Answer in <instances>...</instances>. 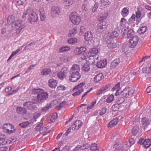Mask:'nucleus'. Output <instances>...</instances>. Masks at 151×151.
Instances as JSON below:
<instances>
[{
  "mask_svg": "<svg viewBox=\"0 0 151 151\" xmlns=\"http://www.w3.org/2000/svg\"><path fill=\"white\" fill-rule=\"evenodd\" d=\"M30 124L29 121H26L19 124V125L22 128H26Z\"/></svg>",
  "mask_w": 151,
  "mask_h": 151,
  "instance_id": "39",
  "label": "nucleus"
},
{
  "mask_svg": "<svg viewBox=\"0 0 151 151\" xmlns=\"http://www.w3.org/2000/svg\"><path fill=\"white\" fill-rule=\"evenodd\" d=\"M142 127L144 130H149L147 128L150 123V120L146 117H143L142 119Z\"/></svg>",
  "mask_w": 151,
  "mask_h": 151,
  "instance_id": "9",
  "label": "nucleus"
},
{
  "mask_svg": "<svg viewBox=\"0 0 151 151\" xmlns=\"http://www.w3.org/2000/svg\"><path fill=\"white\" fill-rule=\"evenodd\" d=\"M109 39H108L106 40V43L107 44L106 46L108 48L110 49H111L115 48L116 47V45L115 43L113 40L110 38V37H108Z\"/></svg>",
  "mask_w": 151,
  "mask_h": 151,
  "instance_id": "12",
  "label": "nucleus"
},
{
  "mask_svg": "<svg viewBox=\"0 0 151 151\" xmlns=\"http://www.w3.org/2000/svg\"><path fill=\"white\" fill-rule=\"evenodd\" d=\"M25 25L23 22L19 20L17 21L12 25V27L13 29L16 31L17 35L19 34L21 32L22 30L25 27Z\"/></svg>",
  "mask_w": 151,
  "mask_h": 151,
  "instance_id": "2",
  "label": "nucleus"
},
{
  "mask_svg": "<svg viewBox=\"0 0 151 151\" xmlns=\"http://www.w3.org/2000/svg\"><path fill=\"white\" fill-rule=\"evenodd\" d=\"M7 23L8 24L12 25L16 21L15 20V17L12 15L9 16L6 19Z\"/></svg>",
  "mask_w": 151,
  "mask_h": 151,
  "instance_id": "20",
  "label": "nucleus"
},
{
  "mask_svg": "<svg viewBox=\"0 0 151 151\" xmlns=\"http://www.w3.org/2000/svg\"><path fill=\"white\" fill-rule=\"evenodd\" d=\"M106 63L104 60H100L97 62L96 66L99 68H102L105 67Z\"/></svg>",
  "mask_w": 151,
  "mask_h": 151,
  "instance_id": "23",
  "label": "nucleus"
},
{
  "mask_svg": "<svg viewBox=\"0 0 151 151\" xmlns=\"http://www.w3.org/2000/svg\"><path fill=\"white\" fill-rule=\"evenodd\" d=\"M83 123L79 120L76 121L72 125V129L73 130H78L82 125Z\"/></svg>",
  "mask_w": 151,
  "mask_h": 151,
  "instance_id": "13",
  "label": "nucleus"
},
{
  "mask_svg": "<svg viewBox=\"0 0 151 151\" xmlns=\"http://www.w3.org/2000/svg\"><path fill=\"white\" fill-rule=\"evenodd\" d=\"M60 72L66 76L68 72V69L67 68H63L62 69Z\"/></svg>",
  "mask_w": 151,
  "mask_h": 151,
  "instance_id": "54",
  "label": "nucleus"
},
{
  "mask_svg": "<svg viewBox=\"0 0 151 151\" xmlns=\"http://www.w3.org/2000/svg\"><path fill=\"white\" fill-rule=\"evenodd\" d=\"M68 42L70 45H73L77 42V39L75 38H71L68 40Z\"/></svg>",
  "mask_w": 151,
  "mask_h": 151,
  "instance_id": "42",
  "label": "nucleus"
},
{
  "mask_svg": "<svg viewBox=\"0 0 151 151\" xmlns=\"http://www.w3.org/2000/svg\"><path fill=\"white\" fill-rule=\"evenodd\" d=\"M106 27V22H102L98 24L96 30L98 32H101L104 31Z\"/></svg>",
  "mask_w": 151,
  "mask_h": 151,
  "instance_id": "11",
  "label": "nucleus"
},
{
  "mask_svg": "<svg viewBox=\"0 0 151 151\" xmlns=\"http://www.w3.org/2000/svg\"><path fill=\"white\" fill-rule=\"evenodd\" d=\"M134 34V32L133 30L132 29H130L127 32V37L128 38L132 37V36Z\"/></svg>",
  "mask_w": 151,
  "mask_h": 151,
  "instance_id": "61",
  "label": "nucleus"
},
{
  "mask_svg": "<svg viewBox=\"0 0 151 151\" xmlns=\"http://www.w3.org/2000/svg\"><path fill=\"white\" fill-rule=\"evenodd\" d=\"M85 85V83L83 82L80 83L79 84L73 88V91H76L77 90H80L81 89H83L82 87Z\"/></svg>",
  "mask_w": 151,
  "mask_h": 151,
  "instance_id": "33",
  "label": "nucleus"
},
{
  "mask_svg": "<svg viewBox=\"0 0 151 151\" xmlns=\"http://www.w3.org/2000/svg\"><path fill=\"white\" fill-rule=\"evenodd\" d=\"M51 106L50 104H47L41 109V111L44 112H46L49 109Z\"/></svg>",
  "mask_w": 151,
  "mask_h": 151,
  "instance_id": "40",
  "label": "nucleus"
},
{
  "mask_svg": "<svg viewBox=\"0 0 151 151\" xmlns=\"http://www.w3.org/2000/svg\"><path fill=\"white\" fill-rule=\"evenodd\" d=\"M57 118V114L55 113L53 114L51 116L50 119L49 120V122L51 123L54 122Z\"/></svg>",
  "mask_w": 151,
  "mask_h": 151,
  "instance_id": "38",
  "label": "nucleus"
},
{
  "mask_svg": "<svg viewBox=\"0 0 151 151\" xmlns=\"http://www.w3.org/2000/svg\"><path fill=\"white\" fill-rule=\"evenodd\" d=\"M70 50V48L68 46L63 47L60 48L59 50L60 53H62L64 52H67Z\"/></svg>",
  "mask_w": 151,
  "mask_h": 151,
  "instance_id": "45",
  "label": "nucleus"
},
{
  "mask_svg": "<svg viewBox=\"0 0 151 151\" xmlns=\"http://www.w3.org/2000/svg\"><path fill=\"white\" fill-rule=\"evenodd\" d=\"M35 44V42H32L29 44L26 45L25 47L24 50H30L32 48V47H34V46Z\"/></svg>",
  "mask_w": 151,
  "mask_h": 151,
  "instance_id": "35",
  "label": "nucleus"
},
{
  "mask_svg": "<svg viewBox=\"0 0 151 151\" xmlns=\"http://www.w3.org/2000/svg\"><path fill=\"white\" fill-rule=\"evenodd\" d=\"M120 60L119 58L115 59L111 63L110 68L111 69H113L116 68L120 63Z\"/></svg>",
  "mask_w": 151,
  "mask_h": 151,
  "instance_id": "17",
  "label": "nucleus"
},
{
  "mask_svg": "<svg viewBox=\"0 0 151 151\" xmlns=\"http://www.w3.org/2000/svg\"><path fill=\"white\" fill-rule=\"evenodd\" d=\"M147 27L142 26L138 30V33L139 34H143L145 33L147 30Z\"/></svg>",
  "mask_w": 151,
  "mask_h": 151,
  "instance_id": "44",
  "label": "nucleus"
},
{
  "mask_svg": "<svg viewBox=\"0 0 151 151\" xmlns=\"http://www.w3.org/2000/svg\"><path fill=\"white\" fill-rule=\"evenodd\" d=\"M114 96L113 95H109L107 98L106 101L107 103H110L112 102L114 100Z\"/></svg>",
  "mask_w": 151,
  "mask_h": 151,
  "instance_id": "50",
  "label": "nucleus"
},
{
  "mask_svg": "<svg viewBox=\"0 0 151 151\" xmlns=\"http://www.w3.org/2000/svg\"><path fill=\"white\" fill-rule=\"evenodd\" d=\"M136 18L134 14H133L131 18L129 20V24L134 23V22L136 21Z\"/></svg>",
  "mask_w": 151,
  "mask_h": 151,
  "instance_id": "49",
  "label": "nucleus"
},
{
  "mask_svg": "<svg viewBox=\"0 0 151 151\" xmlns=\"http://www.w3.org/2000/svg\"><path fill=\"white\" fill-rule=\"evenodd\" d=\"M77 28L75 27L69 31V34L71 36H73L77 32Z\"/></svg>",
  "mask_w": 151,
  "mask_h": 151,
  "instance_id": "43",
  "label": "nucleus"
},
{
  "mask_svg": "<svg viewBox=\"0 0 151 151\" xmlns=\"http://www.w3.org/2000/svg\"><path fill=\"white\" fill-rule=\"evenodd\" d=\"M96 101L95 99L94 101L92 102L91 105L87 107V109L88 110L92 109L94 107V106L96 104Z\"/></svg>",
  "mask_w": 151,
  "mask_h": 151,
  "instance_id": "58",
  "label": "nucleus"
},
{
  "mask_svg": "<svg viewBox=\"0 0 151 151\" xmlns=\"http://www.w3.org/2000/svg\"><path fill=\"white\" fill-rule=\"evenodd\" d=\"M110 84H108L101 88L96 93V95H99L104 93L110 87Z\"/></svg>",
  "mask_w": 151,
  "mask_h": 151,
  "instance_id": "16",
  "label": "nucleus"
},
{
  "mask_svg": "<svg viewBox=\"0 0 151 151\" xmlns=\"http://www.w3.org/2000/svg\"><path fill=\"white\" fill-rule=\"evenodd\" d=\"M106 101H103L102 99H101L98 102V104H100V105L101 106H107L108 105L107 104Z\"/></svg>",
  "mask_w": 151,
  "mask_h": 151,
  "instance_id": "46",
  "label": "nucleus"
},
{
  "mask_svg": "<svg viewBox=\"0 0 151 151\" xmlns=\"http://www.w3.org/2000/svg\"><path fill=\"white\" fill-rule=\"evenodd\" d=\"M80 72L79 66L77 64L73 65L69 71L70 75L69 77V81L73 82L77 81L81 76Z\"/></svg>",
  "mask_w": 151,
  "mask_h": 151,
  "instance_id": "1",
  "label": "nucleus"
},
{
  "mask_svg": "<svg viewBox=\"0 0 151 151\" xmlns=\"http://www.w3.org/2000/svg\"><path fill=\"white\" fill-rule=\"evenodd\" d=\"M30 7H28L24 10L23 12V14L22 16V18L24 20L26 19V16L27 14L29 15V11H30Z\"/></svg>",
  "mask_w": 151,
  "mask_h": 151,
  "instance_id": "29",
  "label": "nucleus"
},
{
  "mask_svg": "<svg viewBox=\"0 0 151 151\" xmlns=\"http://www.w3.org/2000/svg\"><path fill=\"white\" fill-rule=\"evenodd\" d=\"M121 105L120 104L117 103L114 104L111 108L112 110L114 111H118L120 108Z\"/></svg>",
  "mask_w": 151,
  "mask_h": 151,
  "instance_id": "37",
  "label": "nucleus"
},
{
  "mask_svg": "<svg viewBox=\"0 0 151 151\" xmlns=\"http://www.w3.org/2000/svg\"><path fill=\"white\" fill-rule=\"evenodd\" d=\"M93 45L95 46H98L99 44V39L95 37L93 38Z\"/></svg>",
  "mask_w": 151,
  "mask_h": 151,
  "instance_id": "53",
  "label": "nucleus"
},
{
  "mask_svg": "<svg viewBox=\"0 0 151 151\" xmlns=\"http://www.w3.org/2000/svg\"><path fill=\"white\" fill-rule=\"evenodd\" d=\"M104 76L102 73H99L94 78V81L95 82L97 83L103 78Z\"/></svg>",
  "mask_w": 151,
  "mask_h": 151,
  "instance_id": "24",
  "label": "nucleus"
},
{
  "mask_svg": "<svg viewBox=\"0 0 151 151\" xmlns=\"http://www.w3.org/2000/svg\"><path fill=\"white\" fill-rule=\"evenodd\" d=\"M120 89V83L119 82L116 84L111 89V91H117V90L119 91Z\"/></svg>",
  "mask_w": 151,
  "mask_h": 151,
  "instance_id": "48",
  "label": "nucleus"
},
{
  "mask_svg": "<svg viewBox=\"0 0 151 151\" xmlns=\"http://www.w3.org/2000/svg\"><path fill=\"white\" fill-rule=\"evenodd\" d=\"M43 123L41 122L40 123L38 124L36 127L35 128V129L36 131H38V130L40 129V131L41 130V129L42 128L43 129V128H45V127H42H42L43 125Z\"/></svg>",
  "mask_w": 151,
  "mask_h": 151,
  "instance_id": "51",
  "label": "nucleus"
},
{
  "mask_svg": "<svg viewBox=\"0 0 151 151\" xmlns=\"http://www.w3.org/2000/svg\"><path fill=\"white\" fill-rule=\"evenodd\" d=\"M136 123L137 124H136V122L135 123H134V127L132 130V133L133 135L134 136H135L137 134L139 131V122L137 121Z\"/></svg>",
  "mask_w": 151,
  "mask_h": 151,
  "instance_id": "14",
  "label": "nucleus"
},
{
  "mask_svg": "<svg viewBox=\"0 0 151 151\" xmlns=\"http://www.w3.org/2000/svg\"><path fill=\"white\" fill-rule=\"evenodd\" d=\"M71 149L70 146L68 145L65 146L60 150V147L56 148L52 151H69Z\"/></svg>",
  "mask_w": 151,
  "mask_h": 151,
  "instance_id": "21",
  "label": "nucleus"
},
{
  "mask_svg": "<svg viewBox=\"0 0 151 151\" xmlns=\"http://www.w3.org/2000/svg\"><path fill=\"white\" fill-rule=\"evenodd\" d=\"M12 89V87L7 86L5 89V91L6 93H8L9 95H12V93L11 92Z\"/></svg>",
  "mask_w": 151,
  "mask_h": 151,
  "instance_id": "60",
  "label": "nucleus"
},
{
  "mask_svg": "<svg viewBox=\"0 0 151 151\" xmlns=\"http://www.w3.org/2000/svg\"><path fill=\"white\" fill-rule=\"evenodd\" d=\"M69 18L74 24H78L81 21V17L75 12L71 13L69 15Z\"/></svg>",
  "mask_w": 151,
  "mask_h": 151,
  "instance_id": "3",
  "label": "nucleus"
},
{
  "mask_svg": "<svg viewBox=\"0 0 151 151\" xmlns=\"http://www.w3.org/2000/svg\"><path fill=\"white\" fill-rule=\"evenodd\" d=\"M17 4L18 5L25 6L26 4V0H15Z\"/></svg>",
  "mask_w": 151,
  "mask_h": 151,
  "instance_id": "36",
  "label": "nucleus"
},
{
  "mask_svg": "<svg viewBox=\"0 0 151 151\" xmlns=\"http://www.w3.org/2000/svg\"><path fill=\"white\" fill-rule=\"evenodd\" d=\"M49 86L52 88H55L57 85V82L56 80L53 78L50 79L48 81Z\"/></svg>",
  "mask_w": 151,
  "mask_h": 151,
  "instance_id": "19",
  "label": "nucleus"
},
{
  "mask_svg": "<svg viewBox=\"0 0 151 151\" xmlns=\"http://www.w3.org/2000/svg\"><path fill=\"white\" fill-rule=\"evenodd\" d=\"M16 32L13 30H9L7 32V36L9 37H12L14 33Z\"/></svg>",
  "mask_w": 151,
  "mask_h": 151,
  "instance_id": "52",
  "label": "nucleus"
},
{
  "mask_svg": "<svg viewBox=\"0 0 151 151\" xmlns=\"http://www.w3.org/2000/svg\"><path fill=\"white\" fill-rule=\"evenodd\" d=\"M134 90L132 88H125L120 93L121 96L127 98L131 97L134 94Z\"/></svg>",
  "mask_w": 151,
  "mask_h": 151,
  "instance_id": "7",
  "label": "nucleus"
},
{
  "mask_svg": "<svg viewBox=\"0 0 151 151\" xmlns=\"http://www.w3.org/2000/svg\"><path fill=\"white\" fill-rule=\"evenodd\" d=\"M107 109L105 107H102L101 110L100 112H99V115L100 116H101L104 114L106 113V111Z\"/></svg>",
  "mask_w": 151,
  "mask_h": 151,
  "instance_id": "63",
  "label": "nucleus"
},
{
  "mask_svg": "<svg viewBox=\"0 0 151 151\" xmlns=\"http://www.w3.org/2000/svg\"><path fill=\"white\" fill-rule=\"evenodd\" d=\"M37 101L35 99H32L31 101H29L25 102L23 104L24 106L28 110L33 111L36 108Z\"/></svg>",
  "mask_w": 151,
  "mask_h": 151,
  "instance_id": "5",
  "label": "nucleus"
},
{
  "mask_svg": "<svg viewBox=\"0 0 151 151\" xmlns=\"http://www.w3.org/2000/svg\"><path fill=\"white\" fill-rule=\"evenodd\" d=\"M38 20V16L37 14L30 8L29 15H28L27 19L28 22L32 23L33 22H36Z\"/></svg>",
  "mask_w": 151,
  "mask_h": 151,
  "instance_id": "4",
  "label": "nucleus"
},
{
  "mask_svg": "<svg viewBox=\"0 0 151 151\" xmlns=\"http://www.w3.org/2000/svg\"><path fill=\"white\" fill-rule=\"evenodd\" d=\"M51 72V70L48 68L43 69L41 71V73L42 75L47 76Z\"/></svg>",
  "mask_w": 151,
  "mask_h": 151,
  "instance_id": "34",
  "label": "nucleus"
},
{
  "mask_svg": "<svg viewBox=\"0 0 151 151\" xmlns=\"http://www.w3.org/2000/svg\"><path fill=\"white\" fill-rule=\"evenodd\" d=\"M60 9L59 7L56 6H53L51 11V15L53 17L58 16L60 14Z\"/></svg>",
  "mask_w": 151,
  "mask_h": 151,
  "instance_id": "10",
  "label": "nucleus"
},
{
  "mask_svg": "<svg viewBox=\"0 0 151 151\" xmlns=\"http://www.w3.org/2000/svg\"><path fill=\"white\" fill-rule=\"evenodd\" d=\"M82 69L85 71H88L89 70L90 68L88 64H84L82 67Z\"/></svg>",
  "mask_w": 151,
  "mask_h": 151,
  "instance_id": "55",
  "label": "nucleus"
},
{
  "mask_svg": "<svg viewBox=\"0 0 151 151\" xmlns=\"http://www.w3.org/2000/svg\"><path fill=\"white\" fill-rule=\"evenodd\" d=\"M95 58L96 59L97 58L89 55V57L86 59V61H88L89 64L92 65L95 62Z\"/></svg>",
  "mask_w": 151,
  "mask_h": 151,
  "instance_id": "26",
  "label": "nucleus"
},
{
  "mask_svg": "<svg viewBox=\"0 0 151 151\" xmlns=\"http://www.w3.org/2000/svg\"><path fill=\"white\" fill-rule=\"evenodd\" d=\"M76 0H65L64 2L65 5L66 6H69L72 4Z\"/></svg>",
  "mask_w": 151,
  "mask_h": 151,
  "instance_id": "47",
  "label": "nucleus"
},
{
  "mask_svg": "<svg viewBox=\"0 0 151 151\" xmlns=\"http://www.w3.org/2000/svg\"><path fill=\"white\" fill-rule=\"evenodd\" d=\"M7 140L5 138H0V145H3L7 143Z\"/></svg>",
  "mask_w": 151,
  "mask_h": 151,
  "instance_id": "56",
  "label": "nucleus"
},
{
  "mask_svg": "<svg viewBox=\"0 0 151 151\" xmlns=\"http://www.w3.org/2000/svg\"><path fill=\"white\" fill-rule=\"evenodd\" d=\"M135 142V140L133 138H129L128 141L126 142L125 145L129 147L134 144Z\"/></svg>",
  "mask_w": 151,
  "mask_h": 151,
  "instance_id": "32",
  "label": "nucleus"
},
{
  "mask_svg": "<svg viewBox=\"0 0 151 151\" xmlns=\"http://www.w3.org/2000/svg\"><path fill=\"white\" fill-rule=\"evenodd\" d=\"M119 28L118 27L116 28L114 30L111 34V36L112 37H116L119 36L120 32Z\"/></svg>",
  "mask_w": 151,
  "mask_h": 151,
  "instance_id": "31",
  "label": "nucleus"
},
{
  "mask_svg": "<svg viewBox=\"0 0 151 151\" xmlns=\"http://www.w3.org/2000/svg\"><path fill=\"white\" fill-rule=\"evenodd\" d=\"M124 100V98L123 97H121V96H118L116 99V103L119 104L123 103Z\"/></svg>",
  "mask_w": 151,
  "mask_h": 151,
  "instance_id": "41",
  "label": "nucleus"
},
{
  "mask_svg": "<svg viewBox=\"0 0 151 151\" xmlns=\"http://www.w3.org/2000/svg\"><path fill=\"white\" fill-rule=\"evenodd\" d=\"M48 96V93L42 89L40 93L37 96V101L40 103L44 102L47 99Z\"/></svg>",
  "mask_w": 151,
  "mask_h": 151,
  "instance_id": "6",
  "label": "nucleus"
},
{
  "mask_svg": "<svg viewBox=\"0 0 151 151\" xmlns=\"http://www.w3.org/2000/svg\"><path fill=\"white\" fill-rule=\"evenodd\" d=\"M84 89H81V90L76 91L75 92L72 94V95L73 96H76L77 95H79L83 91Z\"/></svg>",
  "mask_w": 151,
  "mask_h": 151,
  "instance_id": "59",
  "label": "nucleus"
},
{
  "mask_svg": "<svg viewBox=\"0 0 151 151\" xmlns=\"http://www.w3.org/2000/svg\"><path fill=\"white\" fill-rule=\"evenodd\" d=\"M84 37L85 39L87 41H91L93 38V33L91 31L86 32L84 35Z\"/></svg>",
  "mask_w": 151,
  "mask_h": 151,
  "instance_id": "15",
  "label": "nucleus"
},
{
  "mask_svg": "<svg viewBox=\"0 0 151 151\" xmlns=\"http://www.w3.org/2000/svg\"><path fill=\"white\" fill-rule=\"evenodd\" d=\"M151 145V139H147L145 140L143 142V146L146 148H148Z\"/></svg>",
  "mask_w": 151,
  "mask_h": 151,
  "instance_id": "28",
  "label": "nucleus"
},
{
  "mask_svg": "<svg viewBox=\"0 0 151 151\" xmlns=\"http://www.w3.org/2000/svg\"><path fill=\"white\" fill-rule=\"evenodd\" d=\"M42 89H34L32 91V93L35 94H39Z\"/></svg>",
  "mask_w": 151,
  "mask_h": 151,
  "instance_id": "64",
  "label": "nucleus"
},
{
  "mask_svg": "<svg viewBox=\"0 0 151 151\" xmlns=\"http://www.w3.org/2000/svg\"><path fill=\"white\" fill-rule=\"evenodd\" d=\"M119 119L115 118L111 121L108 124V127L111 128L115 126L118 122Z\"/></svg>",
  "mask_w": 151,
  "mask_h": 151,
  "instance_id": "22",
  "label": "nucleus"
},
{
  "mask_svg": "<svg viewBox=\"0 0 151 151\" xmlns=\"http://www.w3.org/2000/svg\"><path fill=\"white\" fill-rule=\"evenodd\" d=\"M129 13V8L127 7H124L122 9L121 14L123 17H125L128 15Z\"/></svg>",
  "mask_w": 151,
  "mask_h": 151,
  "instance_id": "30",
  "label": "nucleus"
},
{
  "mask_svg": "<svg viewBox=\"0 0 151 151\" xmlns=\"http://www.w3.org/2000/svg\"><path fill=\"white\" fill-rule=\"evenodd\" d=\"M40 19L41 21H44L45 20V13L44 9L42 8L40 9Z\"/></svg>",
  "mask_w": 151,
  "mask_h": 151,
  "instance_id": "25",
  "label": "nucleus"
},
{
  "mask_svg": "<svg viewBox=\"0 0 151 151\" xmlns=\"http://www.w3.org/2000/svg\"><path fill=\"white\" fill-rule=\"evenodd\" d=\"M98 52V50L97 48H94L91 49L89 50V55L91 56H94L98 58V56L96 55Z\"/></svg>",
  "mask_w": 151,
  "mask_h": 151,
  "instance_id": "18",
  "label": "nucleus"
},
{
  "mask_svg": "<svg viewBox=\"0 0 151 151\" xmlns=\"http://www.w3.org/2000/svg\"><path fill=\"white\" fill-rule=\"evenodd\" d=\"M17 111L18 113L22 115H24L26 114L27 112L25 109L21 107H18L17 108Z\"/></svg>",
  "mask_w": 151,
  "mask_h": 151,
  "instance_id": "27",
  "label": "nucleus"
},
{
  "mask_svg": "<svg viewBox=\"0 0 151 151\" xmlns=\"http://www.w3.org/2000/svg\"><path fill=\"white\" fill-rule=\"evenodd\" d=\"M90 149L93 151H96L97 150V145L95 143L91 144V146Z\"/></svg>",
  "mask_w": 151,
  "mask_h": 151,
  "instance_id": "62",
  "label": "nucleus"
},
{
  "mask_svg": "<svg viewBox=\"0 0 151 151\" xmlns=\"http://www.w3.org/2000/svg\"><path fill=\"white\" fill-rule=\"evenodd\" d=\"M90 145L89 144L86 143L80 146V150H82L85 149H87L90 147Z\"/></svg>",
  "mask_w": 151,
  "mask_h": 151,
  "instance_id": "57",
  "label": "nucleus"
},
{
  "mask_svg": "<svg viewBox=\"0 0 151 151\" xmlns=\"http://www.w3.org/2000/svg\"><path fill=\"white\" fill-rule=\"evenodd\" d=\"M139 41V38L137 36L132 37L129 40L128 46L131 48H134Z\"/></svg>",
  "mask_w": 151,
  "mask_h": 151,
  "instance_id": "8",
  "label": "nucleus"
}]
</instances>
